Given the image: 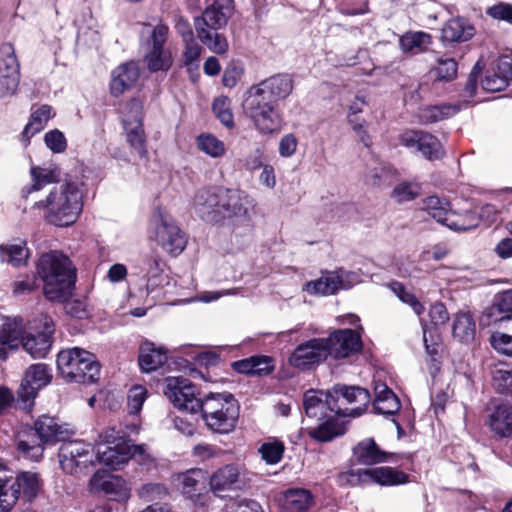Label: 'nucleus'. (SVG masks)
Instances as JSON below:
<instances>
[{"mask_svg": "<svg viewBox=\"0 0 512 512\" xmlns=\"http://www.w3.org/2000/svg\"><path fill=\"white\" fill-rule=\"evenodd\" d=\"M249 474L242 464H226L210 476V489L216 497H231L232 494H237L249 487Z\"/></svg>", "mask_w": 512, "mask_h": 512, "instance_id": "nucleus-10", "label": "nucleus"}, {"mask_svg": "<svg viewBox=\"0 0 512 512\" xmlns=\"http://www.w3.org/2000/svg\"><path fill=\"white\" fill-rule=\"evenodd\" d=\"M82 183L77 180H67L54 187L48 196L36 202L39 208L47 210L46 219L49 223L66 227L73 224L79 217L83 207Z\"/></svg>", "mask_w": 512, "mask_h": 512, "instance_id": "nucleus-5", "label": "nucleus"}, {"mask_svg": "<svg viewBox=\"0 0 512 512\" xmlns=\"http://www.w3.org/2000/svg\"><path fill=\"white\" fill-rule=\"evenodd\" d=\"M429 316L431 322L435 326L445 324L446 321L449 319L447 309L442 303H435L434 305H432L429 311Z\"/></svg>", "mask_w": 512, "mask_h": 512, "instance_id": "nucleus-64", "label": "nucleus"}, {"mask_svg": "<svg viewBox=\"0 0 512 512\" xmlns=\"http://www.w3.org/2000/svg\"><path fill=\"white\" fill-rule=\"evenodd\" d=\"M487 14L497 20L512 23V6L506 3H499L487 9Z\"/></svg>", "mask_w": 512, "mask_h": 512, "instance_id": "nucleus-61", "label": "nucleus"}, {"mask_svg": "<svg viewBox=\"0 0 512 512\" xmlns=\"http://www.w3.org/2000/svg\"><path fill=\"white\" fill-rule=\"evenodd\" d=\"M399 141L404 147L419 152L428 160H438L444 155L439 140L421 130H406L400 134Z\"/></svg>", "mask_w": 512, "mask_h": 512, "instance_id": "nucleus-20", "label": "nucleus"}, {"mask_svg": "<svg viewBox=\"0 0 512 512\" xmlns=\"http://www.w3.org/2000/svg\"><path fill=\"white\" fill-rule=\"evenodd\" d=\"M339 277L332 272H325L316 280L309 281L304 285V290L310 295H332L339 290Z\"/></svg>", "mask_w": 512, "mask_h": 512, "instance_id": "nucleus-36", "label": "nucleus"}, {"mask_svg": "<svg viewBox=\"0 0 512 512\" xmlns=\"http://www.w3.org/2000/svg\"><path fill=\"white\" fill-rule=\"evenodd\" d=\"M20 83V65L13 46L4 43L0 46V98L13 96Z\"/></svg>", "mask_w": 512, "mask_h": 512, "instance_id": "nucleus-18", "label": "nucleus"}, {"mask_svg": "<svg viewBox=\"0 0 512 512\" xmlns=\"http://www.w3.org/2000/svg\"><path fill=\"white\" fill-rule=\"evenodd\" d=\"M323 340L327 341V354L337 360L348 358L362 348L360 335L352 329L335 330Z\"/></svg>", "mask_w": 512, "mask_h": 512, "instance_id": "nucleus-22", "label": "nucleus"}, {"mask_svg": "<svg viewBox=\"0 0 512 512\" xmlns=\"http://www.w3.org/2000/svg\"><path fill=\"white\" fill-rule=\"evenodd\" d=\"M490 343L497 352L512 356V334L494 332L490 337Z\"/></svg>", "mask_w": 512, "mask_h": 512, "instance_id": "nucleus-55", "label": "nucleus"}, {"mask_svg": "<svg viewBox=\"0 0 512 512\" xmlns=\"http://www.w3.org/2000/svg\"><path fill=\"white\" fill-rule=\"evenodd\" d=\"M137 495L146 502L163 500L168 496L167 488L160 483H146L138 490Z\"/></svg>", "mask_w": 512, "mask_h": 512, "instance_id": "nucleus-51", "label": "nucleus"}, {"mask_svg": "<svg viewBox=\"0 0 512 512\" xmlns=\"http://www.w3.org/2000/svg\"><path fill=\"white\" fill-rule=\"evenodd\" d=\"M199 412L209 430L228 434L236 427L239 406L231 393H209L202 398Z\"/></svg>", "mask_w": 512, "mask_h": 512, "instance_id": "nucleus-7", "label": "nucleus"}, {"mask_svg": "<svg viewBox=\"0 0 512 512\" xmlns=\"http://www.w3.org/2000/svg\"><path fill=\"white\" fill-rule=\"evenodd\" d=\"M153 224L158 244L171 255H179L186 246V239L173 218L159 212L154 216Z\"/></svg>", "mask_w": 512, "mask_h": 512, "instance_id": "nucleus-16", "label": "nucleus"}, {"mask_svg": "<svg viewBox=\"0 0 512 512\" xmlns=\"http://www.w3.org/2000/svg\"><path fill=\"white\" fill-rule=\"evenodd\" d=\"M225 5L218 0L207 7L200 17L195 18L194 25L201 42L212 52L225 54L228 50V42L225 37L217 32L227 24L230 4L232 0H224Z\"/></svg>", "mask_w": 512, "mask_h": 512, "instance_id": "nucleus-9", "label": "nucleus"}, {"mask_svg": "<svg viewBox=\"0 0 512 512\" xmlns=\"http://www.w3.org/2000/svg\"><path fill=\"white\" fill-rule=\"evenodd\" d=\"M206 472L200 468H192L185 472L172 475V483L188 498H193L204 488Z\"/></svg>", "mask_w": 512, "mask_h": 512, "instance_id": "nucleus-25", "label": "nucleus"}, {"mask_svg": "<svg viewBox=\"0 0 512 512\" xmlns=\"http://www.w3.org/2000/svg\"><path fill=\"white\" fill-rule=\"evenodd\" d=\"M313 504L312 493L302 488L288 489L281 498V507L285 512H307Z\"/></svg>", "mask_w": 512, "mask_h": 512, "instance_id": "nucleus-32", "label": "nucleus"}, {"mask_svg": "<svg viewBox=\"0 0 512 512\" xmlns=\"http://www.w3.org/2000/svg\"><path fill=\"white\" fill-rule=\"evenodd\" d=\"M168 36V27L157 24L145 42L144 62L150 72L167 71L172 66L171 53L164 47Z\"/></svg>", "mask_w": 512, "mask_h": 512, "instance_id": "nucleus-13", "label": "nucleus"}, {"mask_svg": "<svg viewBox=\"0 0 512 512\" xmlns=\"http://www.w3.org/2000/svg\"><path fill=\"white\" fill-rule=\"evenodd\" d=\"M475 29L466 19L455 17L449 19L441 30V38L446 43H460L470 40Z\"/></svg>", "mask_w": 512, "mask_h": 512, "instance_id": "nucleus-30", "label": "nucleus"}, {"mask_svg": "<svg viewBox=\"0 0 512 512\" xmlns=\"http://www.w3.org/2000/svg\"><path fill=\"white\" fill-rule=\"evenodd\" d=\"M145 270L147 277L146 292L149 294L162 284L160 260L156 258L147 259L145 261Z\"/></svg>", "mask_w": 512, "mask_h": 512, "instance_id": "nucleus-49", "label": "nucleus"}, {"mask_svg": "<svg viewBox=\"0 0 512 512\" xmlns=\"http://www.w3.org/2000/svg\"><path fill=\"white\" fill-rule=\"evenodd\" d=\"M59 464L67 474H77L95 464V451L82 440L64 442L59 449Z\"/></svg>", "mask_w": 512, "mask_h": 512, "instance_id": "nucleus-14", "label": "nucleus"}, {"mask_svg": "<svg viewBox=\"0 0 512 512\" xmlns=\"http://www.w3.org/2000/svg\"><path fill=\"white\" fill-rule=\"evenodd\" d=\"M420 194V186L416 182L404 181L397 184L391 192V198L397 203L415 199Z\"/></svg>", "mask_w": 512, "mask_h": 512, "instance_id": "nucleus-47", "label": "nucleus"}, {"mask_svg": "<svg viewBox=\"0 0 512 512\" xmlns=\"http://www.w3.org/2000/svg\"><path fill=\"white\" fill-rule=\"evenodd\" d=\"M423 210L438 223L455 232H465L476 228L479 219L492 223L496 221L499 213V210L493 204L483 205L480 208L479 216H476L470 210L456 211L452 209L449 202L436 196H430L424 200Z\"/></svg>", "mask_w": 512, "mask_h": 512, "instance_id": "nucleus-6", "label": "nucleus"}, {"mask_svg": "<svg viewBox=\"0 0 512 512\" xmlns=\"http://www.w3.org/2000/svg\"><path fill=\"white\" fill-rule=\"evenodd\" d=\"M340 405L333 400L331 390H308L303 396V408L309 418L324 420L331 414L339 415L337 409Z\"/></svg>", "mask_w": 512, "mask_h": 512, "instance_id": "nucleus-23", "label": "nucleus"}, {"mask_svg": "<svg viewBox=\"0 0 512 512\" xmlns=\"http://www.w3.org/2000/svg\"><path fill=\"white\" fill-rule=\"evenodd\" d=\"M126 140L129 145L141 156L147 155L146 150V136L143 129V124L130 123L123 124Z\"/></svg>", "mask_w": 512, "mask_h": 512, "instance_id": "nucleus-40", "label": "nucleus"}, {"mask_svg": "<svg viewBox=\"0 0 512 512\" xmlns=\"http://www.w3.org/2000/svg\"><path fill=\"white\" fill-rule=\"evenodd\" d=\"M197 146L200 151L213 158H220L226 153L224 143L209 133H203L198 136Z\"/></svg>", "mask_w": 512, "mask_h": 512, "instance_id": "nucleus-43", "label": "nucleus"}, {"mask_svg": "<svg viewBox=\"0 0 512 512\" xmlns=\"http://www.w3.org/2000/svg\"><path fill=\"white\" fill-rule=\"evenodd\" d=\"M459 108L452 105L428 106L421 110L420 119L423 123H433L455 115Z\"/></svg>", "mask_w": 512, "mask_h": 512, "instance_id": "nucleus-44", "label": "nucleus"}, {"mask_svg": "<svg viewBox=\"0 0 512 512\" xmlns=\"http://www.w3.org/2000/svg\"><path fill=\"white\" fill-rule=\"evenodd\" d=\"M51 379V370L44 363L33 364L26 370L18 390L23 409H30L38 391L48 385Z\"/></svg>", "mask_w": 512, "mask_h": 512, "instance_id": "nucleus-17", "label": "nucleus"}, {"mask_svg": "<svg viewBox=\"0 0 512 512\" xmlns=\"http://www.w3.org/2000/svg\"><path fill=\"white\" fill-rule=\"evenodd\" d=\"M374 409L378 414L394 415L401 407L398 397L383 382L375 381L374 385Z\"/></svg>", "mask_w": 512, "mask_h": 512, "instance_id": "nucleus-31", "label": "nucleus"}, {"mask_svg": "<svg viewBox=\"0 0 512 512\" xmlns=\"http://www.w3.org/2000/svg\"><path fill=\"white\" fill-rule=\"evenodd\" d=\"M147 398V390L141 385H134L127 395L128 412L130 415H137Z\"/></svg>", "mask_w": 512, "mask_h": 512, "instance_id": "nucleus-52", "label": "nucleus"}, {"mask_svg": "<svg viewBox=\"0 0 512 512\" xmlns=\"http://www.w3.org/2000/svg\"><path fill=\"white\" fill-rule=\"evenodd\" d=\"M37 272L49 301L66 302L72 296L76 275L67 256L57 251L43 254L38 261Z\"/></svg>", "mask_w": 512, "mask_h": 512, "instance_id": "nucleus-3", "label": "nucleus"}, {"mask_svg": "<svg viewBox=\"0 0 512 512\" xmlns=\"http://www.w3.org/2000/svg\"><path fill=\"white\" fill-rule=\"evenodd\" d=\"M331 395L340 405L337 413L342 416L358 417L366 411L370 402L369 392L358 386L338 384L331 389Z\"/></svg>", "mask_w": 512, "mask_h": 512, "instance_id": "nucleus-15", "label": "nucleus"}, {"mask_svg": "<svg viewBox=\"0 0 512 512\" xmlns=\"http://www.w3.org/2000/svg\"><path fill=\"white\" fill-rule=\"evenodd\" d=\"M482 88L489 92H498L505 89L507 80L496 74L486 76L481 82Z\"/></svg>", "mask_w": 512, "mask_h": 512, "instance_id": "nucleus-62", "label": "nucleus"}, {"mask_svg": "<svg viewBox=\"0 0 512 512\" xmlns=\"http://www.w3.org/2000/svg\"><path fill=\"white\" fill-rule=\"evenodd\" d=\"M243 68L236 64H230L226 67L222 82L225 87L233 88L236 86L238 81L241 79L243 75Z\"/></svg>", "mask_w": 512, "mask_h": 512, "instance_id": "nucleus-60", "label": "nucleus"}, {"mask_svg": "<svg viewBox=\"0 0 512 512\" xmlns=\"http://www.w3.org/2000/svg\"><path fill=\"white\" fill-rule=\"evenodd\" d=\"M225 512H264L261 505L251 499H240L226 505Z\"/></svg>", "mask_w": 512, "mask_h": 512, "instance_id": "nucleus-58", "label": "nucleus"}, {"mask_svg": "<svg viewBox=\"0 0 512 512\" xmlns=\"http://www.w3.org/2000/svg\"><path fill=\"white\" fill-rule=\"evenodd\" d=\"M423 342L427 354L432 357L438 354L441 346L439 334L436 331L428 329L426 325L423 327Z\"/></svg>", "mask_w": 512, "mask_h": 512, "instance_id": "nucleus-59", "label": "nucleus"}, {"mask_svg": "<svg viewBox=\"0 0 512 512\" xmlns=\"http://www.w3.org/2000/svg\"><path fill=\"white\" fill-rule=\"evenodd\" d=\"M167 359V350L164 347H157L147 340L140 345L138 362L143 372L156 371L166 363Z\"/></svg>", "mask_w": 512, "mask_h": 512, "instance_id": "nucleus-28", "label": "nucleus"}, {"mask_svg": "<svg viewBox=\"0 0 512 512\" xmlns=\"http://www.w3.org/2000/svg\"><path fill=\"white\" fill-rule=\"evenodd\" d=\"M59 176L60 173L57 169L32 167L31 177L33 183L30 186L23 188V196L27 197L32 192L38 191L42 189L44 186L55 182L59 178Z\"/></svg>", "mask_w": 512, "mask_h": 512, "instance_id": "nucleus-38", "label": "nucleus"}, {"mask_svg": "<svg viewBox=\"0 0 512 512\" xmlns=\"http://www.w3.org/2000/svg\"><path fill=\"white\" fill-rule=\"evenodd\" d=\"M339 416L331 414L324 418V420H319V425L310 429L309 435L319 442H329L336 437L342 436L346 432V426L343 421L338 419Z\"/></svg>", "mask_w": 512, "mask_h": 512, "instance_id": "nucleus-33", "label": "nucleus"}, {"mask_svg": "<svg viewBox=\"0 0 512 512\" xmlns=\"http://www.w3.org/2000/svg\"><path fill=\"white\" fill-rule=\"evenodd\" d=\"M356 460L364 465H374L386 461L387 453L380 450L373 439H366L354 448Z\"/></svg>", "mask_w": 512, "mask_h": 512, "instance_id": "nucleus-35", "label": "nucleus"}, {"mask_svg": "<svg viewBox=\"0 0 512 512\" xmlns=\"http://www.w3.org/2000/svg\"><path fill=\"white\" fill-rule=\"evenodd\" d=\"M89 486L91 491L102 492L112 501L127 502L131 497V487L123 477L106 475L104 471L95 472Z\"/></svg>", "mask_w": 512, "mask_h": 512, "instance_id": "nucleus-21", "label": "nucleus"}, {"mask_svg": "<svg viewBox=\"0 0 512 512\" xmlns=\"http://www.w3.org/2000/svg\"><path fill=\"white\" fill-rule=\"evenodd\" d=\"M51 117L52 108L49 105H41L40 107L34 109L30 115L28 123L26 124L21 134V141L25 145H28L30 139L45 128Z\"/></svg>", "mask_w": 512, "mask_h": 512, "instance_id": "nucleus-34", "label": "nucleus"}, {"mask_svg": "<svg viewBox=\"0 0 512 512\" xmlns=\"http://www.w3.org/2000/svg\"><path fill=\"white\" fill-rule=\"evenodd\" d=\"M457 68V62L454 59L439 58L433 71L437 79L450 81L456 76Z\"/></svg>", "mask_w": 512, "mask_h": 512, "instance_id": "nucleus-54", "label": "nucleus"}, {"mask_svg": "<svg viewBox=\"0 0 512 512\" xmlns=\"http://www.w3.org/2000/svg\"><path fill=\"white\" fill-rule=\"evenodd\" d=\"M34 431L41 444H54L66 437V429L56 418L48 415H42L35 421Z\"/></svg>", "mask_w": 512, "mask_h": 512, "instance_id": "nucleus-29", "label": "nucleus"}, {"mask_svg": "<svg viewBox=\"0 0 512 512\" xmlns=\"http://www.w3.org/2000/svg\"><path fill=\"white\" fill-rule=\"evenodd\" d=\"M255 200L236 189H200L193 200L196 213L205 221L220 223L226 219L250 221Z\"/></svg>", "mask_w": 512, "mask_h": 512, "instance_id": "nucleus-2", "label": "nucleus"}, {"mask_svg": "<svg viewBox=\"0 0 512 512\" xmlns=\"http://www.w3.org/2000/svg\"><path fill=\"white\" fill-rule=\"evenodd\" d=\"M431 43V36L424 32L407 33L400 39V47L404 52L417 54Z\"/></svg>", "mask_w": 512, "mask_h": 512, "instance_id": "nucleus-42", "label": "nucleus"}, {"mask_svg": "<svg viewBox=\"0 0 512 512\" xmlns=\"http://www.w3.org/2000/svg\"><path fill=\"white\" fill-rule=\"evenodd\" d=\"M139 75V68L135 62H127L118 66L112 72L111 94L116 97L122 95L137 83Z\"/></svg>", "mask_w": 512, "mask_h": 512, "instance_id": "nucleus-27", "label": "nucleus"}, {"mask_svg": "<svg viewBox=\"0 0 512 512\" xmlns=\"http://www.w3.org/2000/svg\"><path fill=\"white\" fill-rule=\"evenodd\" d=\"M391 289L395 295L405 304H408L417 315H421L424 312V306L418 301L416 296L399 282L391 284Z\"/></svg>", "mask_w": 512, "mask_h": 512, "instance_id": "nucleus-53", "label": "nucleus"}, {"mask_svg": "<svg viewBox=\"0 0 512 512\" xmlns=\"http://www.w3.org/2000/svg\"><path fill=\"white\" fill-rule=\"evenodd\" d=\"M1 259L13 266H20L25 263L28 257V250L23 244H12L6 247L0 246Z\"/></svg>", "mask_w": 512, "mask_h": 512, "instance_id": "nucleus-45", "label": "nucleus"}, {"mask_svg": "<svg viewBox=\"0 0 512 512\" xmlns=\"http://www.w3.org/2000/svg\"><path fill=\"white\" fill-rule=\"evenodd\" d=\"M57 367L62 377L70 382L91 384L100 376V364L95 355L79 347L61 350Z\"/></svg>", "mask_w": 512, "mask_h": 512, "instance_id": "nucleus-8", "label": "nucleus"}, {"mask_svg": "<svg viewBox=\"0 0 512 512\" xmlns=\"http://www.w3.org/2000/svg\"><path fill=\"white\" fill-rule=\"evenodd\" d=\"M15 480L18 482L19 493L22 491L23 496L29 501L37 496L42 487L39 475L34 472H22L16 476Z\"/></svg>", "mask_w": 512, "mask_h": 512, "instance_id": "nucleus-41", "label": "nucleus"}, {"mask_svg": "<svg viewBox=\"0 0 512 512\" xmlns=\"http://www.w3.org/2000/svg\"><path fill=\"white\" fill-rule=\"evenodd\" d=\"M284 449V444L281 441L271 440L260 446L259 453L267 464L274 465L281 461Z\"/></svg>", "mask_w": 512, "mask_h": 512, "instance_id": "nucleus-46", "label": "nucleus"}, {"mask_svg": "<svg viewBox=\"0 0 512 512\" xmlns=\"http://www.w3.org/2000/svg\"><path fill=\"white\" fill-rule=\"evenodd\" d=\"M352 476H357L360 483H377L383 486L400 485L408 482V475L391 467L359 469Z\"/></svg>", "mask_w": 512, "mask_h": 512, "instance_id": "nucleus-24", "label": "nucleus"}, {"mask_svg": "<svg viewBox=\"0 0 512 512\" xmlns=\"http://www.w3.org/2000/svg\"><path fill=\"white\" fill-rule=\"evenodd\" d=\"M46 146L54 153H62L67 147L64 134L58 129L47 132L44 136Z\"/></svg>", "mask_w": 512, "mask_h": 512, "instance_id": "nucleus-57", "label": "nucleus"}, {"mask_svg": "<svg viewBox=\"0 0 512 512\" xmlns=\"http://www.w3.org/2000/svg\"><path fill=\"white\" fill-rule=\"evenodd\" d=\"M489 426L491 430L501 437L512 434V407L506 404L499 405L490 415Z\"/></svg>", "mask_w": 512, "mask_h": 512, "instance_id": "nucleus-37", "label": "nucleus"}, {"mask_svg": "<svg viewBox=\"0 0 512 512\" xmlns=\"http://www.w3.org/2000/svg\"><path fill=\"white\" fill-rule=\"evenodd\" d=\"M164 394L168 400L179 410L195 414L199 412L202 398L197 387L184 377H167L165 379Z\"/></svg>", "mask_w": 512, "mask_h": 512, "instance_id": "nucleus-11", "label": "nucleus"}, {"mask_svg": "<svg viewBox=\"0 0 512 512\" xmlns=\"http://www.w3.org/2000/svg\"><path fill=\"white\" fill-rule=\"evenodd\" d=\"M31 329L35 332L25 335L24 331L22 332L20 343L32 358H45L52 347V336L55 331L53 320L47 315H41L34 320Z\"/></svg>", "mask_w": 512, "mask_h": 512, "instance_id": "nucleus-12", "label": "nucleus"}, {"mask_svg": "<svg viewBox=\"0 0 512 512\" xmlns=\"http://www.w3.org/2000/svg\"><path fill=\"white\" fill-rule=\"evenodd\" d=\"M493 385L500 393L512 392V370L503 365L496 366L492 372Z\"/></svg>", "mask_w": 512, "mask_h": 512, "instance_id": "nucleus-50", "label": "nucleus"}, {"mask_svg": "<svg viewBox=\"0 0 512 512\" xmlns=\"http://www.w3.org/2000/svg\"><path fill=\"white\" fill-rule=\"evenodd\" d=\"M139 420L108 426L96 443L95 463L98 462L113 470L122 469L132 459L129 437L139 432Z\"/></svg>", "mask_w": 512, "mask_h": 512, "instance_id": "nucleus-4", "label": "nucleus"}, {"mask_svg": "<svg viewBox=\"0 0 512 512\" xmlns=\"http://www.w3.org/2000/svg\"><path fill=\"white\" fill-rule=\"evenodd\" d=\"M292 90V78L287 74H277L252 85L245 92L242 107L258 133L270 135L282 129L284 122L278 103Z\"/></svg>", "mask_w": 512, "mask_h": 512, "instance_id": "nucleus-1", "label": "nucleus"}, {"mask_svg": "<svg viewBox=\"0 0 512 512\" xmlns=\"http://www.w3.org/2000/svg\"><path fill=\"white\" fill-rule=\"evenodd\" d=\"M453 335L461 342L468 343L475 336V322L469 313H459L453 322Z\"/></svg>", "mask_w": 512, "mask_h": 512, "instance_id": "nucleus-39", "label": "nucleus"}, {"mask_svg": "<svg viewBox=\"0 0 512 512\" xmlns=\"http://www.w3.org/2000/svg\"><path fill=\"white\" fill-rule=\"evenodd\" d=\"M184 42V62L186 65H191L199 59L202 49L200 45L194 40V38L190 40H185Z\"/></svg>", "mask_w": 512, "mask_h": 512, "instance_id": "nucleus-63", "label": "nucleus"}, {"mask_svg": "<svg viewBox=\"0 0 512 512\" xmlns=\"http://www.w3.org/2000/svg\"><path fill=\"white\" fill-rule=\"evenodd\" d=\"M215 116L228 128L234 126V118L231 111V100L228 97L221 96L214 100L212 106Z\"/></svg>", "mask_w": 512, "mask_h": 512, "instance_id": "nucleus-48", "label": "nucleus"}, {"mask_svg": "<svg viewBox=\"0 0 512 512\" xmlns=\"http://www.w3.org/2000/svg\"><path fill=\"white\" fill-rule=\"evenodd\" d=\"M143 103L138 99H132L125 107L123 112V124L137 123L143 124Z\"/></svg>", "mask_w": 512, "mask_h": 512, "instance_id": "nucleus-56", "label": "nucleus"}, {"mask_svg": "<svg viewBox=\"0 0 512 512\" xmlns=\"http://www.w3.org/2000/svg\"><path fill=\"white\" fill-rule=\"evenodd\" d=\"M22 332L21 318L8 319L0 326V359H7L11 351L18 349Z\"/></svg>", "mask_w": 512, "mask_h": 512, "instance_id": "nucleus-26", "label": "nucleus"}, {"mask_svg": "<svg viewBox=\"0 0 512 512\" xmlns=\"http://www.w3.org/2000/svg\"><path fill=\"white\" fill-rule=\"evenodd\" d=\"M327 341L314 338L299 344L289 356L288 362L299 370L311 369L326 360Z\"/></svg>", "mask_w": 512, "mask_h": 512, "instance_id": "nucleus-19", "label": "nucleus"}]
</instances>
